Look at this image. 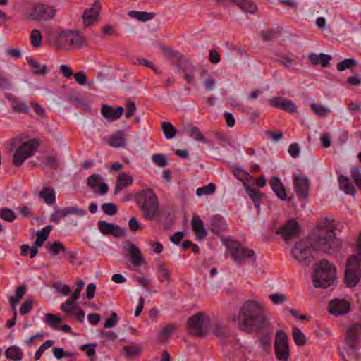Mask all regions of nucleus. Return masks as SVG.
Masks as SVG:
<instances>
[{
	"label": "nucleus",
	"mask_w": 361,
	"mask_h": 361,
	"mask_svg": "<svg viewBox=\"0 0 361 361\" xmlns=\"http://www.w3.org/2000/svg\"><path fill=\"white\" fill-rule=\"evenodd\" d=\"M232 320L238 322L242 331L252 333L264 331L259 336L258 343L262 350L269 354L271 350L270 325L265 315L263 306L255 300L245 301L239 310L238 315H233Z\"/></svg>",
	"instance_id": "nucleus-1"
},
{
	"label": "nucleus",
	"mask_w": 361,
	"mask_h": 361,
	"mask_svg": "<svg viewBox=\"0 0 361 361\" xmlns=\"http://www.w3.org/2000/svg\"><path fill=\"white\" fill-rule=\"evenodd\" d=\"M335 226L334 220L324 219L315 228V235L317 236L314 248L326 253H334L341 247V243L335 236Z\"/></svg>",
	"instance_id": "nucleus-2"
},
{
	"label": "nucleus",
	"mask_w": 361,
	"mask_h": 361,
	"mask_svg": "<svg viewBox=\"0 0 361 361\" xmlns=\"http://www.w3.org/2000/svg\"><path fill=\"white\" fill-rule=\"evenodd\" d=\"M135 200L144 219L154 221L158 217L160 206L158 198L152 189L140 190L135 195Z\"/></svg>",
	"instance_id": "nucleus-3"
},
{
	"label": "nucleus",
	"mask_w": 361,
	"mask_h": 361,
	"mask_svg": "<svg viewBox=\"0 0 361 361\" xmlns=\"http://www.w3.org/2000/svg\"><path fill=\"white\" fill-rule=\"evenodd\" d=\"M336 271L329 261L322 260L315 264L312 280L314 287L326 288L334 286Z\"/></svg>",
	"instance_id": "nucleus-4"
},
{
	"label": "nucleus",
	"mask_w": 361,
	"mask_h": 361,
	"mask_svg": "<svg viewBox=\"0 0 361 361\" xmlns=\"http://www.w3.org/2000/svg\"><path fill=\"white\" fill-rule=\"evenodd\" d=\"M361 278V238L359 239L356 253L351 256L347 263L345 281L349 287L357 285Z\"/></svg>",
	"instance_id": "nucleus-5"
},
{
	"label": "nucleus",
	"mask_w": 361,
	"mask_h": 361,
	"mask_svg": "<svg viewBox=\"0 0 361 361\" xmlns=\"http://www.w3.org/2000/svg\"><path fill=\"white\" fill-rule=\"evenodd\" d=\"M54 7L42 3H33L27 7L25 16L32 21H49L56 15Z\"/></svg>",
	"instance_id": "nucleus-6"
},
{
	"label": "nucleus",
	"mask_w": 361,
	"mask_h": 361,
	"mask_svg": "<svg viewBox=\"0 0 361 361\" xmlns=\"http://www.w3.org/2000/svg\"><path fill=\"white\" fill-rule=\"evenodd\" d=\"M39 142L37 139H32L22 143L16 150L13 162L15 166H20L27 158L32 157L37 149Z\"/></svg>",
	"instance_id": "nucleus-7"
},
{
	"label": "nucleus",
	"mask_w": 361,
	"mask_h": 361,
	"mask_svg": "<svg viewBox=\"0 0 361 361\" xmlns=\"http://www.w3.org/2000/svg\"><path fill=\"white\" fill-rule=\"evenodd\" d=\"M274 353L276 361H289L290 350L287 334L283 330L276 332L274 339Z\"/></svg>",
	"instance_id": "nucleus-8"
},
{
	"label": "nucleus",
	"mask_w": 361,
	"mask_h": 361,
	"mask_svg": "<svg viewBox=\"0 0 361 361\" xmlns=\"http://www.w3.org/2000/svg\"><path fill=\"white\" fill-rule=\"evenodd\" d=\"M224 240V239H221ZM226 241V240H225ZM226 245L229 249L232 259L237 263H242L246 259H255L252 250L243 247L238 241L227 239Z\"/></svg>",
	"instance_id": "nucleus-9"
},
{
	"label": "nucleus",
	"mask_w": 361,
	"mask_h": 361,
	"mask_svg": "<svg viewBox=\"0 0 361 361\" xmlns=\"http://www.w3.org/2000/svg\"><path fill=\"white\" fill-rule=\"evenodd\" d=\"M207 321L208 317L203 312H199L188 319L187 328L195 336L203 338L207 335L203 328Z\"/></svg>",
	"instance_id": "nucleus-10"
},
{
	"label": "nucleus",
	"mask_w": 361,
	"mask_h": 361,
	"mask_svg": "<svg viewBox=\"0 0 361 361\" xmlns=\"http://www.w3.org/2000/svg\"><path fill=\"white\" fill-rule=\"evenodd\" d=\"M59 42L66 49L72 48H80L85 42V39L77 31L64 30L59 35Z\"/></svg>",
	"instance_id": "nucleus-11"
},
{
	"label": "nucleus",
	"mask_w": 361,
	"mask_h": 361,
	"mask_svg": "<svg viewBox=\"0 0 361 361\" xmlns=\"http://www.w3.org/2000/svg\"><path fill=\"white\" fill-rule=\"evenodd\" d=\"M346 347L345 352L348 356H354L355 351L353 346L355 343H361V323L353 324L347 331L345 339Z\"/></svg>",
	"instance_id": "nucleus-12"
},
{
	"label": "nucleus",
	"mask_w": 361,
	"mask_h": 361,
	"mask_svg": "<svg viewBox=\"0 0 361 361\" xmlns=\"http://www.w3.org/2000/svg\"><path fill=\"white\" fill-rule=\"evenodd\" d=\"M311 243L308 240H301L297 242L291 250L292 255L300 263H305L310 257Z\"/></svg>",
	"instance_id": "nucleus-13"
},
{
	"label": "nucleus",
	"mask_w": 361,
	"mask_h": 361,
	"mask_svg": "<svg viewBox=\"0 0 361 361\" xmlns=\"http://www.w3.org/2000/svg\"><path fill=\"white\" fill-rule=\"evenodd\" d=\"M100 11L101 4L99 1L96 0L90 8L85 9L83 12L82 18L83 20L84 26L89 27L92 25L98 20Z\"/></svg>",
	"instance_id": "nucleus-14"
},
{
	"label": "nucleus",
	"mask_w": 361,
	"mask_h": 361,
	"mask_svg": "<svg viewBox=\"0 0 361 361\" xmlns=\"http://www.w3.org/2000/svg\"><path fill=\"white\" fill-rule=\"evenodd\" d=\"M99 231L105 235H111L114 238H119L125 235L126 230L119 226L108 223L105 221H99L97 223Z\"/></svg>",
	"instance_id": "nucleus-15"
},
{
	"label": "nucleus",
	"mask_w": 361,
	"mask_h": 361,
	"mask_svg": "<svg viewBox=\"0 0 361 361\" xmlns=\"http://www.w3.org/2000/svg\"><path fill=\"white\" fill-rule=\"evenodd\" d=\"M294 190L296 194L302 199L308 197L310 183L308 179L304 176H293Z\"/></svg>",
	"instance_id": "nucleus-16"
},
{
	"label": "nucleus",
	"mask_w": 361,
	"mask_h": 361,
	"mask_svg": "<svg viewBox=\"0 0 361 361\" xmlns=\"http://www.w3.org/2000/svg\"><path fill=\"white\" fill-rule=\"evenodd\" d=\"M103 178L101 175L94 173L89 176L87 180V185L96 193L105 195L107 193L109 188L106 183H102Z\"/></svg>",
	"instance_id": "nucleus-17"
},
{
	"label": "nucleus",
	"mask_w": 361,
	"mask_h": 361,
	"mask_svg": "<svg viewBox=\"0 0 361 361\" xmlns=\"http://www.w3.org/2000/svg\"><path fill=\"white\" fill-rule=\"evenodd\" d=\"M329 309V312L335 316L343 315L349 312L350 304L344 299H334L330 302Z\"/></svg>",
	"instance_id": "nucleus-18"
},
{
	"label": "nucleus",
	"mask_w": 361,
	"mask_h": 361,
	"mask_svg": "<svg viewBox=\"0 0 361 361\" xmlns=\"http://www.w3.org/2000/svg\"><path fill=\"white\" fill-rule=\"evenodd\" d=\"M126 255L130 258L134 266L139 267L145 261L142 256L141 251L135 245L129 243L125 246Z\"/></svg>",
	"instance_id": "nucleus-19"
},
{
	"label": "nucleus",
	"mask_w": 361,
	"mask_h": 361,
	"mask_svg": "<svg viewBox=\"0 0 361 361\" xmlns=\"http://www.w3.org/2000/svg\"><path fill=\"white\" fill-rule=\"evenodd\" d=\"M191 226L196 240H202L207 237V232L204 228V224L199 216L194 215L192 216Z\"/></svg>",
	"instance_id": "nucleus-20"
},
{
	"label": "nucleus",
	"mask_w": 361,
	"mask_h": 361,
	"mask_svg": "<svg viewBox=\"0 0 361 361\" xmlns=\"http://www.w3.org/2000/svg\"><path fill=\"white\" fill-rule=\"evenodd\" d=\"M123 111L124 109L122 106H118L116 109H114L111 106L107 104H103L101 113L102 116L108 121H114L121 116Z\"/></svg>",
	"instance_id": "nucleus-21"
},
{
	"label": "nucleus",
	"mask_w": 361,
	"mask_h": 361,
	"mask_svg": "<svg viewBox=\"0 0 361 361\" xmlns=\"http://www.w3.org/2000/svg\"><path fill=\"white\" fill-rule=\"evenodd\" d=\"M299 230V225L294 220L288 221L277 232L286 240L294 236Z\"/></svg>",
	"instance_id": "nucleus-22"
},
{
	"label": "nucleus",
	"mask_w": 361,
	"mask_h": 361,
	"mask_svg": "<svg viewBox=\"0 0 361 361\" xmlns=\"http://www.w3.org/2000/svg\"><path fill=\"white\" fill-rule=\"evenodd\" d=\"M272 104L277 108L289 113L295 112L297 110L295 103L283 97L272 99Z\"/></svg>",
	"instance_id": "nucleus-23"
},
{
	"label": "nucleus",
	"mask_w": 361,
	"mask_h": 361,
	"mask_svg": "<svg viewBox=\"0 0 361 361\" xmlns=\"http://www.w3.org/2000/svg\"><path fill=\"white\" fill-rule=\"evenodd\" d=\"M133 178L125 172L120 173L114 191V195H118L123 188L133 184Z\"/></svg>",
	"instance_id": "nucleus-24"
},
{
	"label": "nucleus",
	"mask_w": 361,
	"mask_h": 361,
	"mask_svg": "<svg viewBox=\"0 0 361 361\" xmlns=\"http://www.w3.org/2000/svg\"><path fill=\"white\" fill-rule=\"evenodd\" d=\"M211 231L212 233L219 235L227 230L228 226L225 220L220 215H215L210 220Z\"/></svg>",
	"instance_id": "nucleus-25"
},
{
	"label": "nucleus",
	"mask_w": 361,
	"mask_h": 361,
	"mask_svg": "<svg viewBox=\"0 0 361 361\" xmlns=\"http://www.w3.org/2000/svg\"><path fill=\"white\" fill-rule=\"evenodd\" d=\"M331 56L324 53L314 54L311 53L309 59L312 65H321L322 67H326L329 64Z\"/></svg>",
	"instance_id": "nucleus-26"
},
{
	"label": "nucleus",
	"mask_w": 361,
	"mask_h": 361,
	"mask_svg": "<svg viewBox=\"0 0 361 361\" xmlns=\"http://www.w3.org/2000/svg\"><path fill=\"white\" fill-rule=\"evenodd\" d=\"M338 180L339 183L340 188L348 195H350L352 196H355L356 191L351 183L349 178L345 175H341L338 178Z\"/></svg>",
	"instance_id": "nucleus-27"
},
{
	"label": "nucleus",
	"mask_w": 361,
	"mask_h": 361,
	"mask_svg": "<svg viewBox=\"0 0 361 361\" xmlns=\"http://www.w3.org/2000/svg\"><path fill=\"white\" fill-rule=\"evenodd\" d=\"M109 145L114 148L124 147L126 145L125 135L122 130H118L109 140Z\"/></svg>",
	"instance_id": "nucleus-28"
},
{
	"label": "nucleus",
	"mask_w": 361,
	"mask_h": 361,
	"mask_svg": "<svg viewBox=\"0 0 361 361\" xmlns=\"http://www.w3.org/2000/svg\"><path fill=\"white\" fill-rule=\"evenodd\" d=\"M272 191L281 200H285L287 197L285 188L277 177H272Z\"/></svg>",
	"instance_id": "nucleus-29"
},
{
	"label": "nucleus",
	"mask_w": 361,
	"mask_h": 361,
	"mask_svg": "<svg viewBox=\"0 0 361 361\" xmlns=\"http://www.w3.org/2000/svg\"><path fill=\"white\" fill-rule=\"evenodd\" d=\"M26 59L34 74L39 75H45L47 74L48 68L46 65H41L32 57H27Z\"/></svg>",
	"instance_id": "nucleus-30"
},
{
	"label": "nucleus",
	"mask_w": 361,
	"mask_h": 361,
	"mask_svg": "<svg viewBox=\"0 0 361 361\" xmlns=\"http://www.w3.org/2000/svg\"><path fill=\"white\" fill-rule=\"evenodd\" d=\"M15 296L9 298V303L11 307V310L16 309V305L26 293V286L24 284L18 286L15 290Z\"/></svg>",
	"instance_id": "nucleus-31"
},
{
	"label": "nucleus",
	"mask_w": 361,
	"mask_h": 361,
	"mask_svg": "<svg viewBox=\"0 0 361 361\" xmlns=\"http://www.w3.org/2000/svg\"><path fill=\"white\" fill-rule=\"evenodd\" d=\"M231 3L235 4L243 11L250 13H254L257 10L256 4L250 0H232Z\"/></svg>",
	"instance_id": "nucleus-32"
},
{
	"label": "nucleus",
	"mask_w": 361,
	"mask_h": 361,
	"mask_svg": "<svg viewBox=\"0 0 361 361\" xmlns=\"http://www.w3.org/2000/svg\"><path fill=\"white\" fill-rule=\"evenodd\" d=\"M128 15L133 18H135L139 21L145 22L149 20L154 18L156 14L153 12H145V11H130Z\"/></svg>",
	"instance_id": "nucleus-33"
},
{
	"label": "nucleus",
	"mask_w": 361,
	"mask_h": 361,
	"mask_svg": "<svg viewBox=\"0 0 361 361\" xmlns=\"http://www.w3.org/2000/svg\"><path fill=\"white\" fill-rule=\"evenodd\" d=\"M213 334L221 340L226 339L228 336V330L221 322H217L212 326Z\"/></svg>",
	"instance_id": "nucleus-34"
},
{
	"label": "nucleus",
	"mask_w": 361,
	"mask_h": 361,
	"mask_svg": "<svg viewBox=\"0 0 361 361\" xmlns=\"http://www.w3.org/2000/svg\"><path fill=\"white\" fill-rule=\"evenodd\" d=\"M243 185L245 188L246 193L253 200L255 206L259 208L263 196L262 194L245 183H243Z\"/></svg>",
	"instance_id": "nucleus-35"
},
{
	"label": "nucleus",
	"mask_w": 361,
	"mask_h": 361,
	"mask_svg": "<svg viewBox=\"0 0 361 361\" xmlns=\"http://www.w3.org/2000/svg\"><path fill=\"white\" fill-rule=\"evenodd\" d=\"M39 197L44 200L45 202L49 205H52L55 203L56 196L54 189L48 187H44L39 194Z\"/></svg>",
	"instance_id": "nucleus-36"
},
{
	"label": "nucleus",
	"mask_w": 361,
	"mask_h": 361,
	"mask_svg": "<svg viewBox=\"0 0 361 361\" xmlns=\"http://www.w3.org/2000/svg\"><path fill=\"white\" fill-rule=\"evenodd\" d=\"M5 356L13 361H20L23 358V353L19 347L13 345L6 350Z\"/></svg>",
	"instance_id": "nucleus-37"
},
{
	"label": "nucleus",
	"mask_w": 361,
	"mask_h": 361,
	"mask_svg": "<svg viewBox=\"0 0 361 361\" xmlns=\"http://www.w3.org/2000/svg\"><path fill=\"white\" fill-rule=\"evenodd\" d=\"M52 226L48 225L43 228L41 231H37V238L35 241V246L41 247L44 242L48 238L49 234L52 229Z\"/></svg>",
	"instance_id": "nucleus-38"
},
{
	"label": "nucleus",
	"mask_w": 361,
	"mask_h": 361,
	"mask_svg": "<svg viewBox=\"0 0 361 361\" xmlns=\"http://www.w3.org/2000/svg\"><path fill=\"white\" fill-rule=\"evenodd\" d=\"M176 66L178 68L180 71L183 73L185 72H193L194 71V66L183 56H182L176 63Z\"/></svg>",
	"instance_id": "nucleus-39"
},
{
	"label": "nucleus",
	"mask_w": 361,
	"mask_h": 361,
	"mask_svg": "<svg viewBox=\"0 0 361 361\" xmlns=\"http://www.w3.org/2000/svg\"><path fill=\"white\" fill-rule=\"evenodd\" d=\"M45 322L54 329H59L61 318L54 314H47L45 315Z\"/></svg>",
	"instance_id": "nucleus-40"
},
{
	"label": "nucleus",
	"mask_w": 361,
	"mask_h": 361,
	"mask_svg": "<svg viewBox=\"0 0 361 361\" xmlns=\"http://www.w3.org/2000/svg\"><path fill=\"white\" fill-rule=\"evenodd\" d=\"M48 251L53 257H55L60 252H66V249L63 243L55 241L48 246Z\"/></svg>",
	"instance_id": "nucleus-41"
},
{
	"label": "nucleus",
	"mask_w": 361,
	"mask_h": 361,
	"mask_svg": "<svg viewBox=\"0 0 361 361\" xmlns=\"http://www.w3.org/2000/svg\"><path fill=\"white\" fill-rule=\"evenodd\" d=\"M161 127L166 139H172L176 134V129L169 122H162Z\"/></svg>",
	"instance_id": "nucleus-42"
},
{
	"label": "nucleus",
	"mask_w": 361,
	"mask_h": 361,
	"mask_svg": "<svg viewBox=\"0 0 361 361\" xmlns=\"http://www.w3.org/2000/svg\"><path fill=\"white\" fill-rule=\"evenodd\" d=\"M30 43L35 47H39L42 44V33L37 29H34L31 31L30 33Z\"/></svg>",
	"instance_id": "nucleus-43"
},
{
	"label": "nucleus",
	"mask_w": 361,
	"mask_h": 361,
	"mask_svg": "<svg viewBox=\"0 0 361 361\" xmlns=\"http://www.w3.org/2000/svg\"><path fill=\"white\" fill-rule=\"evenodd\" d=\"M189 135L197 141L207 143V140L204 137L202 133L196 126H192L189 130Z\"/></svg>",
	"instance_id": "nucleus-44"
},
{
	"label": "nucleus",
	"mask_w": 361,
	"mask_h": 361,
	"mask_svg": "<svg viewBox=\"0 0 361 361\" xmlns=\"http://www.w3.org/2000/svg\"><path fill=\"white\" fill-rule=\"evenodd\" d=\"M310 107L318 116H326L330 112V109L322 104L312 103L310 104Z\"/></svg>",
	"instance_id": "nucleus-45"
},
{
	"label": "nucleus",
	"mask_w": 361,
	"mask_h": 361,
	"mask_svg": "<svg viewBox=\"0 0 361 361\" xmlns=\"http://www.w3.org/2000/svg\"><path fill=\"white\" fill-rule=\"evenodd\" d=\"M293 338L295 345L298 346H302L306 343L305 336L299 329H295L293 330Z\"/></svg>",
	"instance_id": "nucleus-46"
},
{
	"label": "nucleus",
	"mask_w": 361,
	"mask_h": 361,
	"mask_svg": "<svg viewBox=\"0 0 361 361\" xmlns=\"http://www.w3.org/2000/svg\"><path fill=\"white\" fill-rule=\"evenodd\" d=\"M0 217L7 222H13L16 219V216L13 210L7 207L0 210Z\"/></svg>",
	"instance_id": "nucleus-47"
},
{
	"label": "nucleus",
	"mask_w": 361,
	"mask_h": 361,
	"mask_svg": "<svg viewBox=\"0 0 361 361\" xmlns=\"http://www.w3.org/2000/svg\"><path fill=\"white\" fill-rule=\"evenodd\" d=\"M356 61L353 58L345 59L337 64V70L339 71H343L349 69L355 65Z\"/></svg>",
	"instance_id": "nucleus-48"
},
{
	"label": "nucleus",
	"mask_w": 361,
	"mask_h": 361,
	"mask_svg": "<svg viewBox=\"0 0 361 361\" xmlns=\"http://www.w3.org/2000/svg\"><path fill=\"white\" fill-rule=\"evenodd\" d=\"M52 287L57 293H60L64 296L68 295L71 293L70 287L66 284H62L60 281L54 283Z\"/></svg>",
	"instance_id": "nucleus-49"
},
{
	"label": "nucleus",
	"mask_w": 361,
	"mask_h": 361,
	"mask_svg": "<svg viewBox=\"0 0 361 361\" xmlns=\"http://www.w3.org/2000/svg\"><path fill=\"white\" fill-rule=\"evenodd\" d=\"M215 190H216V185L214 183H210L207 185H204L201 188H198L196 190V194L198 196H201L202 195H210V194H212L215 191Z\"/></svg>",
	"instance_id": "nucleus-50"
},
{
	"label": "nucleus",
	"mask_w": 361,
	"mask_h": 361,
	"mask_svg": "<svg viewBox=\"0 0 361 361\" xmlns=\"http://www.w3.org/2000/svg\"><path fill=\"white\" fill-rule=\"evenodd\" d=\"M64 209V216H67L70 214H75L78 216H84L87 212L85 209L78 208L77 207H65Z\"/></svg>",
	"instance_id": "nucleus-51"
},
{
	"label": "nucleus",
	"mask_w": 361,
	"mask_h": 361,
	"mask_svg": "<svg viewBox=\"0 0 361 361\" xmlns=\"http://www.w3.org/2000/svg\"><path fill=\"white\" fill-rule=\"evenodd\" d=\"M101 207L103 212L109 216H113L118 212V207L114 203H104Z\"/></svg>",
	"instance_id": "nucleus-52"
},
{
	"label": "nucleus",
	"mask_w": 361,
	"mask_h": 361,
	"mask_svg": "<svg viewBox=\"0 0 361 361\" xmlns=\"http://www.w3.org/2000/svg\"><path fill=\"white\" fill-rule=\"evenodd\" d=\"M152 161L159 167H164L168 164L166 157L163 154H155L152 157Z\"/></svg>",
	"instance_id": "nucleus-53"
},
{
	"label": "nucleus",
	"mask_w": 361,
	"mask_h": 361,
	"mask_svg": "<svg viewBox=\"0 0 361 361\" xmlns=\"http://www.w3.org/2000/svg\"><path fill=\"white\" fill-rule=\"evenodd\" d=\"M54 343V341L53 340H47L42 345H41L38 350L35 354V360H39L42 353L49 347L52 346Z\"/></svg>",
	"instance_id": "nucleus-54"
},
{
	"label": "nucleus",
	"mask_w": 361,
	"mask_h": 361,
	"mask_svg": "<svg viewBox=\"0 0 361 361\" xmlns=\"http://www.w3.org/2000/svg\"><path fill=\"white\" fill-rule=\"evenodd\" d=\"M288 300V296L285 293H272V303L276 305L284 304Z\"/></svg>",
	"instance_id": "nucleus-55"
},
{
	"label": "nucleus",
	"mask_w": 361,
	"mask_h": 361,
	"mask_svg": "<svg viewBox=\"0 0 361 361\" xmlns=\"http://www.w3.org/2000/svg\"><path fill=\"white\" fill-rule=\"evenodd\" d=\"M127 356L133 357L138 355L142 351V348L139 345H126L123 347Z\"/></svg>",
	"instance_id": "nucleus-56"
},
{
	"label": "nucleus",
	"mask_w": 361,
	"mask_h": 361,
	"mask_svg": "<svg viewBox=\"0 0 361 361\" xmlns=\"http://www.w3.org/2000/svg\"><path fill=\"white\" fill-rule=\"evenodd\" d=\"M13 111L17 113H28L30 108L26 102H21L16 104H12Z\"/></svg>",
	"instance_id": "nucleus-57"
},
{
	"label": "nucleus",
	"mask_w": 361,
	"mask_h": 361,
	"mask_svg": "<svg viewBox=\"0 0 361 361\" xmlns=\"http://www.w3.org/2000/svg\"><path fill=\"white\" fill-rule=\"evenodd\" d=\"M33 307V300L32 298H28L25 301L23 302L20 307V313L22 315H25L28 314Z\"/></svg>",
	"instance_id": "nucleus-58"
},
{
	"label": "nucleus",
	"mask_w": 361,
	"mask_h": 361,
	"mask_svg": "<svg viewBox=\"0 0 361 361\" xmlns=\"http://www.w3.org/2000/svg\"><path fill=\"white\" fill-rule=\"evenodd\" d=\"M351 176L357 188H361V172L357 166H353L350 169Z\"/></svg>",
	"instance_id": "nucleus-59"
},
{
	"label": "nucleus",
	"mask_w": 361,
	"mask_h": 361,
	"mask_svg": "<svg viewBox=\"0 0 361 361\" xmlns=\"http://www.w3.org/2000/svg\"><path fill=\"white\" fill-rule=\"evenodd\" d=\"M157 267L158 271L160 272L163 276L162 279H160V281L162 282L164 280H166L167 283H169L171 281L169 276L170 271L168 269H166L162 263H159Z\"/></svg>",
	"instance_id": "nucleus-60"
},
{
	"label": "nucleus",
	"mask_w": 361,
	"mask_h": 361,
	"mask_svg": "<svg viewBox=\"0 0 361 361\" xmlns=\"http://www.w3.org/2000/svg\"><path fill=\"white\" fill-rule=\"evenodd\" d=\"M11 87L9 78L3 72L0 71V89L8 90Z\"/></svg>",
	"instance_id": "nucleus-61"
},
{
	"label": "nucleus",
	"mask_w": 361,
	"mask_h": 361,
	"mask_svg": "<svg viewBox=\"0 0 361 361\" xmlns=\"http://www.w3.org/2000/svg\"><path fill=\"white\" fill-rule=\"evenodd\" d=\"M176 329V325L174 324H169L164 326L160 332V335L163 337H169Z\"/></svg>",
	"instance_id": "nucleus-62"
},
{
	"label": "nucleus",
	"mask_w": 361,
	"mask_h": 361,
	"mask_svg": "<svg viewBox=\"0 0 361 361\" xmlns=\"http://www.w3.org/2000/svg\"><path fill=\"white\" fill-rule=\"evenodd\" d=\"M78 299H73L72 296L68 299L66 302L63 303L61 306V308L63 312H70L73 309H74L75 307L73 306L75 304V300Z\"/></svg>",
	"instance_id": "nucleus-63"
},
{
	"label": "nucleus",
	"mask_w": 361,
	"mask_h": 361,
	"mask_svg": "<svg viewBox=\"0 0 361 361\" xmlns=\"http://www.w3.org/2000/svg\"><path fill=\"white\" fill-rule=\"evenodd\" d=\"M74 78L75 82L80 85H85L87 83V75L83 71L75 73Z\"/></svg>",
	"instance_id": "nucleus-64"
}]
</instances>
